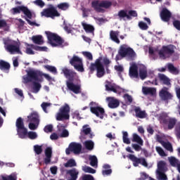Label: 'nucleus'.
Wrapping results in <instances>:
<instances>
[{"label":"nucleus","mask_w":180,"mask_h":180,"mask_svg":"<svg viewBox=\"0 0 180 180\" xmlns=\"http://www.w3.org/2000/svg\"><path fill=\"white\" fill-rule=\"evenodd\" d=\"M110 63V60H109V58H108L107 57L102 58V56H100L96 60L94 63L91 64L89 68L90 70L92 72L96 70V75L98 78H102V77L105 75V67L108 71V70H109Z\"/></svg>","instance_id":"nucleus-1"},{"label":"nucleus","mask_w":180,"mask_h":180,"mask_svg":"<svg viewBox=\"0 0 180 180\" xmlns=\"http://www.w3.org/2000/svg\"><path fill=\"white\" fill-rule=\"evenodd\" d=\"M62 72L64 74L65 78L68 79V81L66 82L68 89L74 92V94H81V86L74 84V79L77 77V72L67 68H64L62 70Z\"/></svg>","instance_id":"nucleus-2"},{"label":"nucleus","mask_w":180,"mask_h":180,"mask_svg":"<svg viewBox=\"0 0 180 180\" xmlns=\"http://www.w3.org/2000/svg\"><path fill=\"white\" fill-rule=\"evenodd\" d=\"M48 41L52 47H67L68 42L65 41L61 37L51 32H46Z\"/></svg>","instance_id":"nucleus-3"},{"label":"nucleus","mask_w":180,"mask_h":180,"mask_svg":"<svg viewBox=\"0 0 180 180\" xmlns=\"http://www.w3.org/2000/svg\"><path fill=\"white\" fill-rule=\"evenodd\" d=\"M124 57L134 58V57H136V52L130 47L122 46L118 51V55L115 57V60L116 61H119V60H122V58H124Z\"/></svg>","instance_id":"nucleus-4"},{"label":"nucleus","mask_w":180,"mask_h":180,"mask_svg":"<svg viewBox=\"0 0 180 180\" xmlns=\"http://www.w3.org/2000/svg\"><path fill=\"white\" fill-rule=\"evenodd\" d=\"M159 120L161 124L163 126H167L169 130H172L174 127H175V124H176V118L170 117L167 115V113H162L159 116Z\"/></svg>","instance_id":"nucleus-5"},{"label":"nucleus","mask_w":180,"mask_h":180,"mask_svg":"<svg viewBox=\"0 0 180 180\" xmlns=\"http://www.w3.org/2000/svg\"><path fill=\"white\" fill-rule=\"evenodd\" d=\"M4 45L6 51H8L11 54H15V53L22 54V51H20V46L17 41L9 39L4 42Z\"/></svg>","instance_id":"nucleus-6"},{"label":"nucleus","mask_w":180,"mask_h":180,"mask_svg":"<svg viewBox=\"0 0 180 180\" xmlns=\"http://www.w3.org/2000/svg\"><path fill=\"white\" fill-rule=\"evenodd\" d=\"M41 15L44 16L45 18H51V19H54L55 18L60 17V14L53 4H49L48 8H44L42 11Z\"/></svg>","instance_id":"nucleus-7"},{"label":"nucleus","mask_w":180,"mask_h":180,"mask_svg":"<svg viewBox=\"0 0 180 180\" xmlns=\"http://www.w3.org/2000/svg\"><path fill=\"white\" fill-rule=\"evenodd\" d=\"M70 105L67 103L62 106L56 114V120L58 122L68 120L70 119Z\"/></svg>","instance_id":"nucleus-8"},{"label":"nucleus","mask_w":180,"mask_h":180,"mask_svg":"<svg viewBox=\"0 0 180 180\" xmlns=\"http://www.w3.org/2000/svg\"><path fill=\"white\" fill-rule=\"evenodd\" d=\"M15 127L17 129V134L20 139H26L27 134V128L25 127V122L22 117H18L15 122Z\"/></svg>","instance_id":"nucleus-9"},{"label":"nucleus","mask_w":180,"mask_h":180,"mask_svg":"<svg viewBox=\"0 0 180 180\" xmlns=\"http://www.w3.org/2000/svg\"><path fill=\"white\" fill-rule=\"evenodd\" d=\"M112 6V2L109 1H101L99 2L98 0L93 1L91 2V8H94L96 12L101 13L103 9L102 8H105V9H108Z\"/></svg>","instance_id":"nucleus-10"},{"label":"nucleus","mask_w":180,"mask_h":180,"mask_svg":"<svg viewBox=\"0 0 180 180\" xmlns=\"http://www.w3.org/2000/svg\"><path fill=\"white\" fill-rule=\"evenodd\" d=\"M89 106L90 112H91L93 115H96V116L100 117V119H103V115H105V109H103V108L99 106L98 103L94 101L89 103Z\"/></svg>","instance_id":"nucleus-11"},{"label":"nucleus","mask_w":180,"mask_h":180,"mask_svg":"<svg viewBox=\"0 0 180 180\" xmlns=\"http://www.w3.org/2000/svg\"><path fill=\"white\" fill-rule=\"evenodd\" d=\"M39 77H43V73L39 70H27V77L24 78L27 82H33L39 81Z\"/></svg>","instance_id":"nucleus-12"},{"label":"nucleus","mask_w":180,"mask_h":180,"mask_svg":"<svg viewBox=\"0 0 180 180\" xmlns=\"http://www.w3.org/2000/svg\"><path fill=\"white\" fill-rule=\"evenodd\" d=\"M175 53V46L174 45H167L163 46L161 50L159 51V56L160 58H167V56H172Z\"/></svg>","instance_id":"nucleus-13"},{"label":"nucleus","mask_w":180,"mask_h":180,"mask_svg":"<svg viewBox=\"0 0 180 180\" xmlns=\"http://www.w3.org/2000/svg\"><path fill=\"white\" fill-rule=\"evenodd\" d=\"M70 64L74 67L75 70L79 71V72H84V64L82 63V59L81 58L73 56L72 58L70 60Z\"/></svg>","instance_id":"nucleus-14"},{"label":"nucleus","mask_w":180,"mask_h":180,"mask_svg":"<svg viewBox=\"0 0 180 180\" xmlns=\"http://www.w3.org/2000/svg\"><path fill=\"white\" fill-rule=\"evenodd\" d=\"M20 12L23 13L28 19H32V18H33L32 11L25 6H18V7L11 9V13L13 15H17L18 13H20Z\"/></svg>","instance_id":"nucleus-15"},{"label":"nucleus","mask_w":180,"mask_h":180,"mask_svg":"<svg viewBox=\"0 0 180 180\" xmlns=\"http://www.w3.org/2000/svg\"><path fill=\"white\" fill-rule=\"evenodd\" d=\"M127 158L131 160V161L133 162L134 167H138L139 164H141V165H143V167H145L146 168L148 167V163L147 162V160H146L145 158H137L133 154H129L127 156Z\"/></svg>","instance_id":"nucleus-16"},{"label":"nucleus","mask_w":180,"mask_h":180,"mask_svg":"<svg viewBox=\"0 0 180 180\" xmlns=\"http://www.w3.org/2000/svg\"><path fill=\"white\" fill-rule=\"evenodd\" d=\"M159 96L165 102H168V101H172L174 99V94L169 92V89L167 86H163L159 91Z\"/></svg>","instance_id":"nucleus-17"},{"label":"nucleus","mask_w":180,"mask_h":180,"mask_svg":"<svg viewBox=\"0 0 180 180\" xmlns=\"http://www.w3.org/2000/svg\"><path fill=\"white\" fill-rule=\"evenodd\" d=\"M117 15L119 16L120 19H123L124 18H127L128 20H131L133 18H137L139 15L137 14V11L134 10H130L128 11L127 14V10H120L118 12Z\"/></svg>","instance_id":"nucleus-18"},{"label":"nucleus","mask_w":180,"mask_h":180,"mask_svg":"<svg viewBox=\"0 0 180 180\" xmlns=\"http://www.w3.org/2000/svg\"><path fill=\"white\" fill-rule=\"evenodd\" d=\"M105 91L114 92V94H122V88L109 81L105 82Z\"/></svg>","instance_id":"nucleus-19"},{"label":"nucleus","mask_w":180,"mask_h":180,"mask_svg":"<svg viewBox=\"0 0 180 180\" xmlns=\"http://www.w3.org/2000/svg\"><path fill=\"white\" fill-rule=\"evenodd\" d=\"M172 16V13H171V11H169L168 8H164L162 9L160 12V18L163 22H169Z\"/></svg>","instance_id":"nucleus-20"},{"label":"nucleus","mask_w":180,"mask_h":180,"mask_svg":"<svg viewBox=\"0 0 180 180\" xmlns=\"http://www.w3.org/2000/svg\"><path fill=\"white\" fill-rule=\"evenodd\" d=\"M107 101L108 102V107H110V109H116V108H119L120 105L119 100L114 97H108Z\"/></svg>","instance_id":"nucleus-21"},{"label":"nucleus","mask_w":180,"mask_h":180,"mask_svg":"<svg viewBox=\"0 0 180 180\" xmlns=\"http://www.w3.org/2000/svg\"><path fill=\"white\" fill-rule=\"evenodd\" d=\"M70 151L74 154H79L82 150V145L81 143L72 142L70 144Z\"/></svg>","instance_id":"nucleus-22"},{"label":"nucleus","mask_w":180,"mask_h":180,"mask_svg":"<svg viewBox=\"0 0 180 180\" xmlns=\"http://www.w3.org/2000/svg\"><path fill=\"white\" fill-rule=\"evenodd\" d=\"M53 155V149L51 147H47L45 149V156L46 158H44V162L47 165L51 162V157Z\"/></svg>","instance_id":"nucleus-23"},{"label":"nucleus","mask_w":180,"mask_h":180,"mask_svg":"<svg viewBox=\"0 0 180 180\" xmlns=\"http://www.w3.org/2000/svg\"><path fill=\"white\" fill-rule=\"evenodd\" d=\"M129 77L131 78H139V68L134 64L129 68Z\"/></svg>","instance_id":"nucleus-24"},{"label":"nucleus","mask_w":180,"mask_h":180,"mask_svg":"<svg viewBox=\"0 0 180 180\" xmlns=\"http://www.w3.org/2000/svg\"><path fill=\"white\" fill-rule=\"evenodd\" d=\"M158 78L161 84H162V85H167V86H171V79H169V77H167V75L159 73Z\"/></svg>","instance_id":"nucleus-25"},{"label":"nucleus","mask_w":180,"mask_h":180,"mask_svg":"<svg viewBox=\"0 0 180 180\" xmlns=\"http://www.w3.org/2000/svg\"><path fill=\"white\" fill-rule=\"evenodd\" d=\"M39 114L37 112H32L30 115L27 116V122L32 123H40Z\"/></svg>","instance_id":"nucleus-26"},{"label":"nucleus","mask_w":180,"mask_h":180,"mask_svg":"<svg viewBox=\"0 0 180 180\" xmlns=\"http://www.w3.org/2000/svg\"><path fill=\"white\" fill-rule=\"evenodd\" d=\"M68 175H70V179L68 180H77L78 179V175L79 174V172L75 168L68 170Z\"/></svg>","instance_id":"nucleus-27"},{"label":"nucleus","mask_w":180,"mask_h":180,"mask_svg":"<svg viewBox=\"0 0 180 180\" xmlns=\"http://www.w3.org/2000/svg\"><path fill=\"white\" fill-rule=\"evenodd\" d=\"M120 32L119 31H113L111 30L110 32V39L112 41H115V43H117V44H120V40H119V34Z\"/></svg>","instance_id":"nucleus-28"},{"label":"nucleus","mask_w":180,"mask_h":180,"mask_svg":"<svg viewBox=\"0 0 180 180\" xmlns=\"http://www.w3.org/2000/svg\"><path fill=\"white\" fill-rule=\"evenodd\" d=\"M0 180H18V173L13 172L11 174L0 175Z\"/></svg>","instance_id":"nucleus-29"},{"label":"nucleus","mask_w":180,"mask_h":180,"mask_svg":"<svg viewBox=\"0 0 180 180\" xmlns=\"http://www.w3.org/2000/svg\"><path fill=\"white\" fill-rule=\"evenodd\" d=\"M82 26L86 33H90L91 34H94V33H95V27H94V25L87 24L86 22H82Z\"/></svg>","instance_id":"nucleus-30"},{"label":"nucleus","mask_w":180,"mask_h":180,"mask_svg":"<svg viewBox=\"0 0 180 180\" xmlns=\"http://www.w3.org/2000/svg\"><path fill=\"white\" fill-rule=\"evenodd\" d=\"M168 167H167V162L164 160H160L158 162L157 172H167Z\"/></svg>","instance_id":"nucleus-31"},{"label":"nucleus","mask_w":180,"mask_h":180,"mask_svg":"<svg viewBox=\"0 0 180 180\" xmlns=\"http://www.w3.org/2000/svg\"><path fill=\"white\" fill-rule=\"evenodd\" d=\"M89 125H84L81 134H84V136L89 135V139H94V134L91 133V129L89 127Z\"/></svg>","instance_id":"nucleus-32"},{"label":"nucleus","mask_w":180,"mask_h":180,"mask_svg":"<svg viewBox=\"0 0 180 180\" xmlns=\"http://www.w3.org/2000/svg\"><path fill=\"white\" fill-rule=\"evenodd\" d=\"M134 112L136 117L139 119H144L147 116V113H146V110H141L140 107H136L134 108Z\"/></svg>","instance_id":"nucleus-33"},{"label":"nucleus","mask_w":180,"mask_h":180,"mask_svg":"<svg viewBox=\"0 0 180 180\" xmlns=\"http://www.w3.org/2000/svg\"><path fill=\"white\" fill-rule=\"evenodd\" d=\"M169 72L173 74L174 75H178L179 74V70L178 68H175L174 64L172 63H167L166 65Z\"/></svg>","instance_id":"nucleus-34"},{"label":"nucleus","mask_w":180,"mask_h":180,"mask_svg":"<svg viewBox=\"0 0 180 180\" xmlns=\"http://www.w3.org/2000/svg\"><path fill=\"white\" fill-rule=\"evenodd\" d=\"M142 91L144 95H151V96H154L155 92H157V90L155 88L151 87H143Z\"/></svg>","instance_id":"nucleus-35"},{"label":"nucleus","mask_w":180,"mask_h":180,"mask_svg":"<svg viewBox=\"0 0 180 180\" xmlns=\"http://www.w3.org/2000/svg\"><path fill=\"white\" fill-rule=\"evenodd\" d=\"M0 70H1V71H9V70H11V64L5 60H1Z\"/></svg>","instance_id":"nucleus-36"},{"label":"nucleus","mask_w":180,"mask_h":180,"mask_svg":"<svg viewBox=\"0 0 180 180\" xmlns=\"http://www.w3.org/2000/svg\"><path fill=\"white\" fill-rule=\"evenodd\" d=\"M148 76V72H147V68L145 66H142L139 68V77L141 79H146Z\"/></svg>","instance_id":"nucleus-37"},{"label":"nucleus","mask_w":180,"mask_h":180,"mask_svg":"<svg viewBox=\"0 0 180 180\" xmlns=\"http://www.w3.org/2000/svg\"><path fill=\"white\" fill-rule=\"evenodd\" d=\"M32 40L35 44H43V43H44V41H43V37L41 35L33 36L32 37Z\"/></svg>","instance_id":"nucleus-38"},{"label":"nucleus","mask_w":180,"mask_h":180,"mask_svg":"<svg viewBox=\"0 0 180 180\" xmlns=\"http://www.w3.org/2000/svg\"><path fill=\"white\" fill-rule=\"evenodd\" d=\"M132 141L134 143H137L139 146H143L144 144V141L141 139V137L139 136L137 134H133Z\"/></svg>","instance_id":"nucleus-39"},{"label":"nucleus","mask_w":180,"mask_h":180,"mask_svg":"<svg viewBox=\"0 0 180 180\" xmlns=\"http://www.w3.org/2000/svg\"><path fill=\"white\" fill-rule=\"evenodd\" d=\"M169 162L172 167H174V168H176L178 165L180 164V162L178 159H176L175 157H170L169 158Z\"/></svg>","instance_id":"nucleus-40"},{"label":"nucleus","mask_w":180,"mask_h":180,"mask_svg":"<svg viewBox=\"0 0 180 180\" xmlns=\"http://www.w3.org/2000/svg\"><path fill=\"white\" fill-rule=\"evenodd\" d=\"M94 146L95 143L91 140L86 141L84 142L85 148L89 150V151H92V150H94Z\"/></svg>","instance_id":"nucleus-41"},{"label":"nucleus","mask_w":180,"mask_h":180,"mask_svg":"<svg viewBox=\"0 0 180 180\" xmlns=\"http://www.w3.org/2000/svg\"><path fill=\"white\" fill-rule=\"evenodd\" d=\"M64 167H65V168H72V167H77V162H75L74 159H70L64 164Z\"/></svg>","instance_id":"nucleus-42"},{"label":"nucleus","mask_w":180,"mask_h":180,"mask_svg":"<svg viewBox=\"0 0 180 180\" xmlns=\"http://www.w3.org/2000/svg\"><path fill=\"white\" fill-rule=\"evenodd\" d=\"M44 67L46 70H47V71H49V72L54 74V75H57V68L50 65H46Z\"/></svg>","instance_id":"nucleus-43"},{"label":"nucleus","mask_w":180,"mask_h":180,"mask_svg":"<svg viewBox=\"0 0 180 180\" xmlns=\"http://www.w3.org/2000/svg\"><path fill=\"white\" fill-rule=\"evenodd\" d=\"M34 151L37 155H40L41 153H43V146L40 145H34Z\"/></svg>","instance_id":"nucleus-44"},{"label":"nucleus","mask_w":180,"mask_h":180,"mask_svg":"<svg viewBox=\"0 0 180 180\" xmlns=\"http://www.w3.org/2000/svg\"><path fill=\"white\" fill-rule=\"evenodd\" d=\"M26 137H28L30 140H36V139H37V133L34 131L28 132L27 129Z\"/></svg>","instance_id":"nucleus-45"},{"label":"nucleus","mask_w":180,"mask_h":180,"mask_svg":"<svg viewBox=\"0 0 180 180\" xmlns=\"http://www.w3.org/2000/svg\"><path fill=\"white\" fill-rule=\"evenodd\" d=\"M158 179V180H168V177L167 174H165V172H157Z\"/></svg>","instance_id":"nucleus-46"},{"label":"nucleus","mask_w":180,"mask_h":180,"mask_svg":"<svg viewBox=\"0 0 180 180\" xmlns=\"http://www.w3.org/2000/svg\"><path fill=\"white\" fill-rule=\"evenodd\" d=\"M57 8L60 11H67L70 8V4L68 3H60L57 5Z\"/></svg>","instance_id":"nucleus-47"},{"label":"nucleus","mask_w":180,"mask_h":180,"mask_svg":"<svg viewBox=\"0 0 180 180\" xmlns=\"http://www.w3.org/2000/svg\"><path fill=\"white\" fill-rule=\"evenodd\" d=\"M82 170L84 171V172H86L89 174H96V169H93L91 167H88V166L83 167Z\"/></svg>","instance_id":"nucleus-48"},{"label":"nucleus","mask_w":180,"mask_h":180,"mask_svg":"<svg viewBox=\"0 0 180 180\" xmlns=\"http://www.w3.org/2000/svg\"><path fill=\"white\" fill-rule=\"evenodd\" d=\"M90 165L91 167H98V158L94 155L90 158Z\"/></svg>","instance_id":"nucleus-49"},{"label":"nucleus","mask_w":180,"mask_h":180,"mask_svg":"<svg viewBox=\"0 0 180 180\" xmlns=\"http://www.w3.org/2000/svg\"><path fill=\"white\" fill-rule=\"evenodd\" d=\"M40 88H41V84H40L37 82H33V89L35 91L36 94L40 91Z\"/></svg>","instance_id":"nucleus-50"},{"label":"nucleus","mask_w":180,"mask_h":180,"mask_svg":"<svg viewBox=\"0 0 180 180\" xmlns=\"http://www.w3.org/2000/svg\"><path fill=\"white\" fill-rule=\"evenodd\" d=\"M39 122H30L28 124V127L30 129V130H36V129H37V127H39Z\"/></svg>","instance_id":"nucleus-51"},{"label":"nucleus","mask_w":180,"mask_h":180,"mask_svg":"<svg viewBox=\"0 0 180 180\" xmlns=\"http://www.w3.org/2000/svg\"><path fill=\"white\" fill-rule=\"evenodd\" d=\"M82 11L83 18H88V16L89 15V12H91V9L90 8H82Z\"/></svg>","instance_id":"nucleus-52"},{"label":"nucleus","mask_w":180,"mask_h":180,"mask_svg":"<svg viewBox=\"0 0 180 180\" xmlns=\"http://www.w3.org/2000/svg\"><path fill=\"white\" fill-rule=\"evenodd\" d=\"M156 151L159 154V155H161V157H165V155H167L165 154V152H164L162 148L160 146H156Z\"/></svg>","instance_id":"nucleus-53"},{"label":"nucleus","mask_w":180,"mask_h":180,"mask_svg":"<svg viewBox=\"0 0 180 180\" xmlns=\"http://www.w3.org/2000/svg\"><path fill=\"white\" fill-rule=\"evenodd\" d=\"M139 26L141 30H147V29H148V25H147V23L143 21L139 22Z\"/></svg>","instance_id":"nucleus-54"},{"label":"nucleus","mask_w":180,"mask_h":180,"mask_svg":"<svg viewBox=\"0 0 180 180\" xmlns=\"http://www.w3.org/2000/svg\"><path fill=\"white\" fill-rule=\"evenodd\" d=\"M83 56L84 57H86L90 61H92L94 60V56H92V53L91 52L84 51L82 52Z\"/></svg>","instance_id":"nucleus-55"},{"label":"nucleus","mask_w":180,"mask_h":180,"mask_svg":"<svg viewBox=\"0 0 180 180\" xmlns=\"http://www.w3.org/2000/svg\"><path fill=\"white\" fill-rule=\"evenodd\" d=\"M163 146H164L165 148H166V150H167V151H171V152L173 151L172 145L171 144V143L166 142L163 144Z\"/></svg>","instance_id":"nucleus-56"},{"label":"nucleus","mask_w":180,"mask_h":180,"mask_svg":"<svg viewBox=\"0 0 180 180\" xmlns=\"http://www.w3.org/2000/svg\"><path fill=\"white\" fill-rule=\"evenodd\" d=\"M124 98L126 102H129V103H131V102H133V98L131 97V96L129 95V94H125L124 95Z\"/></svg>","instance_id":"nucleus-57"},{"label":"nucleus","mask_w":180,"mask_h":180,"mask_svg":"<svg viewBox=\"0 0 180 180\" xmlns=\"http://www.w3.org/2000/svg\"><path fill=\"white\" fill-rule=\"evenodd\" d=\"M45 133H51L53 131V125L49 124L46 125L44 129Z\"/></svg>","instance_id":"nucleus-58"},{"label":"nucleus","mask_w":180,"mask_h":180,"mask_svg":"<svg viewBox=\"0 0 180 180\" xmlns=\"http://www.w3.org/2000/svg\"><path fill=\"white\" fill-rule=\"evenodd\" d=\"M131 147L135 151H141V146L140 144L132 143Z\"/></svg>","instance_id":"nucleus-59"},{"label":"nucleus","mask_w":180,"mask_h":180,"mask_svg":"<svg viewBox=\"0 0 180 180\" xmlns=\"http://www.w3.org/2000/svg\"><path fill=\"white\" fill-rule=\"evenodd\" d=\"M173 26L176 29V30L180 31V21L178 20H175L173 21Z\"/></svg>","instance_id":"nucleus-60"},{"label":"nucleus","mask_w":180,"mask_h":180,"mask_svg":"<svg viewBox=\"0 0 180 180\" xmlns=\"http://www.w3.org/2000/svg\"><path fill=\"white\" fill-rule=\"evenodd\" d=\"M34 4H35V5L37 6H40V8H43L45 5L43 0H36L34 1Z\"/></svg>","instance_id":"nucleus-61"},{"label":"nucleus","mask_w":180,"mask_h":180,"mask_svg":"<svg viewBox=\"0 0 180 180\" xmlns=\"http://www.w3.org/2000/svg\"><path fill=\"white\" fill-rule=\"evenodd\" d=\"M148 178V175L146 172L141 173V178L136 179V180H146Z\"/></svg>","instance_id":"nucleus-62"},{"label":"nucleus","mask_w":180,"mask_h":180,"mask_svg":"<svg viewBox=\"0 0 180 180\" xmlns=\"http://www.w3.org/2000/svg\"><path fill=\"white\" fill-rule=\"evenodd\" d=\"M82 180H95V179H94V176L91 174H85L83 176Z\"/></svg>","instance_id":"nucleus-63"},{"label":"nucleus","mask_w":180,"mask_h":180,"mask_svg":"<svg viewBox=\"0 0 180 180\" xmlns=\"http://www.w3.org/2000/svg\"><path fill=\"white\" fill-rule=\"evenodd\" d=\"M175 135L177 139L180 140V127H176L175 129Z\"/></svg>","instance_id":"nucleus-64"}]
</instances>
